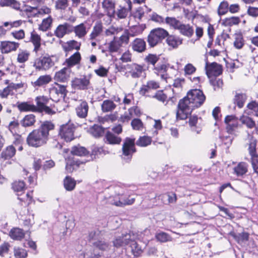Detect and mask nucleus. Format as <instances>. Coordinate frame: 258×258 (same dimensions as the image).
<instances>
[{
    "label": "nucleus",
    "mask_w": 258,
    "mask_h": 258,
    "mask_svg": "<svg viewBox=\"0 0 258 258\" xmlns=\"http://www.w3.org/2000/svg\"><path fill=\"white\" fill-rule=\"evenodd\" d=\"M203 92L199 89L190 90L186 96L181 99L178 104L176 112L177 119L184 120L190 114L195 108L201 106L205 100Z\"/></svg>",
    "instance_id": "1"
},
{
    "label": "nucleus",
    "mask_w": 258,
    "mask_h": 258,
    "mask_svg": "<svg viewBox=\"0 0 258 258\" xmlns=\"http://www.w3.org/2000/svg\"><path fill=\"white\" fill-rule=\"evenodd\" d=\"M53 124L49 121L44 122L39 128L33 131L27 138L28 144L32 147H40L46 143L49 131L53 130Z\"/></svg>",
    "instance_id": "2"
},
{
    "label": "nucleus",
    "mask_w": 258,
    "mask_h": 258,
    "mask_svg": "<svg viewBox=\"0 0 258 258\" xmlns=\"http://www.w3.org/2000/svg\"><path fill=\"white\" fill-rule=\"evenodd\" d=\"M59 61V57L56 55H45L37 58L34 67L39 71H47L54 66Z\"/></svg>",
    "instance_id": "3"
},
{
    "label": "nucleus",
    "mask_w": 258,
    "mask_h": 258,
    "mask_svg": "<svg viewBox=\"0 0 258 258\" xmlns=\"http://www.w3.org/2000/svg\"><path fill=\"white\" fill-rule=\"evenodd\" d=\"M168 35V32L162 28H156L152 30L148 36V42L151 47L156 46L162 42Z\"/></svg>",
    "instance_id": "4"
},
{
    "label": "nucleus",
    "mask_w": 258,
    "mask_h": 258,
    "mask_svg": "<svg viewBox=\"0 0 258 258\" xmlns=\"http://www.w3.org/2000/svg\"><path fill=\"white\" fill-rule=\"evenodd\" d=\"M67 92L64 86L56 83L55 86L50 88L49 96L52 101L57 102L64 98Z\"/></svg>",
    "instance_id": "5"
},
{
    "label": "nucleus",
    "mask_w": 258,
    "mask_h": 258,
    "mask_svg": "<svg viewBox=\"0 0 258 258\" xmlns=\"http://www.w3.org/2000/svg\"><path fill=\"white\" fill-rule=\"evenodd\" d=\"M122 158L130 160L133 153L136 152L135 148V139L126 138L122 145Z\"/></svg>",
    "instance_id": "6"
},
{
    "label": "nucleus",
    "mask_w": 258,
    "mask_h": 258,
    "mask_svg": "<svg viewBox=\"0 0 258 258\" xmlns=\"http://www.w3.org/2000/svg\"><path fill=\"white\" fill-rule=\"evenodd\" d=\"M74 124L69 122L60 126L59 136L66 142L71 141L74 139Z\"/></svg>",
    "instance_id": "7"
},
{
    "label": "nucleus",
    "mask_w": 258,
    "mask_h": 258,
    "mask_svg": "<svg viewBox=\"0 0 258 258\" xmlns=\"http://www.w3.org/2000/svg\"><path fill=\"white\" fill-rule=\"evenodd\" d=\"M248 151L251 156V162L253 169L258 174V154L256 151V142L255 141L251 142L248 145Z\"/></svg>",
    "instance_id": "8"
},
{
    "label": "nucleus",
    "mask_w": 258,
    "mask_h": 258,
    "mask_svg": "<svg viewBox=\"0 0 258 258\" xmlns=\"http://www.w3.org/2000/svg\"><path fill=\"white\" fill-rule=\"evenodd\" d=\"M128 71L126 73L128 76L134 79L139 78L144 76L145 74V69L143 66L137 63H132L128 66Z\"/></svg>",
    "instance_id": "9"
},
{
    "label": "nucleus",
    "mask_w": 258,
    "mask_h": 258,
    "mask_svg": "<svg viewBox=\"0 0 258 258\" xmlns=\"http://www.w3.org/2000/svg\"><path fill=\"white\" fill-rule=\"evenodd\" d=\"M20 46V43L15 41H3L1 42L0 50L2 53L15 51Z\"/></svg>",
    "instance_id": "10"
},
{
    "label": "nucleus",
    "mask_w": 258,
    "mask_h": 258,
    "mask_svg": "<svg viewBox=\"0 0 258 258\" xmlns=\"http://www.w3.org/2000/svg\"><path fill=\"white\" fill-rule=\"evenodd\" d=\"M206 74L209 78L220 75L222 72L221 66L216 62L206 64Z\"/></svg>",
    "instance_id": "11"
},
{
    "label": "nucleus",
    "mask_w": 258,
    "mask_h": 258,
    "mask_svg": "<svg viewBox=\"0 0 258 258\" xmlns=\"http://www.w3.org/2000/svg\"><path fill=\"white\" fill-rule=\"evenodd\" d=\"M90 28L88 27L86 22L80 23L73 27V31L76 37L80 39H83L88 33Z\"/></svg>",
    "instance_id": "12"
},
{
    "label": "nucleus",
    "mask_w": 258,
    "mask_h": 258,
    "mask_svg": "<svg viewBox=\"0 0 258 258\" xmlns=\"http://www.w3.org/2000/svg\"><path fill=\"white\" fill-rule=\"evenodd\" d=\"M72 86L74 88L80 90L87 89L90 85L89 78L86 76L76 78L72 81Z\"/></svg>",
    "instance_id": "13"
},
{
    "label": "nucleus",
    "mask_w": 258,
    "mask_h": 258,
    "mask_svg": "<svg viewBox=\"0 0 258 258\" xmlns=\"http://www.w3.org/2000/svg\"><path fill=\"white\" fill-rule=\"evenodd\" d=\"M133 237H134V234H132L131 233L122 234L121 236L116 237L113 241V245L114 246L118 247L129 244Z\"/></svg>",
    "instance_id": "14"
},
{
    "label": "nucleus",
    "mask_w": 258,
    "mask_h": 258,
    "mask_svg": "<svg viewBox=\"0 0 258 258\" xmlns=\"http://www.w3.org/2000/svg\"><path fill=\"white\" fill-rule=\"evenodd\" d=\"M102 7L107 15L113 17L115 14V2L114 0H103Z\"/></svg>",
    "instance_id": "15"
},
{
    "label": "nucleus",
    "mask_w": 258,
    "mask_h": 258,
    "mask_svg": "<svg viewBox=\"0 0 258 258\" xmlns=\"http://www.w3.org/2000/svg\"><path fill=\"white\" fill-rule=\"evenodd\" d=\"M103 31V26L101 22H97L94 25L89 35V40H99Z\"/></svg>",
    "instance_id": "16"
},
{
    "label": "nucleus",
    "mask_w": 258,
    "mask_h": 258,
    "mask_svg": "<svg viewBox=\"0 0 258 258\" xmlns=\"http://www.w3.org/2000/svg\"><path fill=\"white\" fill-rule=\"evenodd\" d=\"M227 124L226 129L229 133H231L238 125V119L233 115H228L225 118Z\"/></svg>",
    "instance_id": "17"
},
{
    "label": "nucleus",
    "mask_w": 258,
    "mask_h": 258,
    "mask_svg": "<svg viewBox=\"0 0 258 258\" xmlns=\"http://www.w3.org/2000/svg\"><path fill=\"white\" fill-rule=\"evenodd\" d=\"M70 25L68 23L58 25L54 31V35L58 38H63L71 31L69 30Z\"/></svg>",
    "instance_id": "18"
},
{
    "label": "nucleus",
    "mask_w": 258,
    "mask_h": 258,
    "mask_svg": "<svg viewBox=\"0 0 258 258\" xmlns=\"http://www.w3.org/2000/svg\"><path fill=\"white\" fill-rule=\"evenodd\" d=\"M71 69L68 67H64L55 73L54 76L55 80L58 82H64L67 81L71 73Z\"/></svg>",
    "instance_id": "19"
},
{
    "label": "nucleus",
    "mask_w": 258,
    "mask_h": 258,
    "mask_svg": "<svg viewBox=\"0 0 258 258\" xmlns=\"http://www.w3.org/2000/svg\"><path fill=\"white\" fill-rule=\"evenodd\" d=\"M127 4V7L119 6L118 9L115 12L117 17L119 19H124L127 16L129 11L132 9V2L130 0H125Z\"/></svg>",
    "instance_id": "20"
},
{
    "label": "nucleus",
    "mask_w": 258,
    "mask_h": 258,
    "mask_svg": "<svg viewBox=\"0 0 258 258\" xmlns=\"http://www.w3.org/2000/svg\"><path fill=\"white\" fill-rule=\"evenodd\" d=\"M88 103L85 101H81L76 108L77 115L81 118H85L87 116L88 111Z\"/></svg>",
    "instance_id": "21"
},
{
    "label": "nucleus",
    "mask_w": 258,
    "mask_h": 258,
    "mask_svg": "<svg viewBox=\"0 0 258 258\" xmlns=\"http://www.w3.org/2000/svg\"><path fill=\"white\" fill-rule=\"evenodd\" d=\"M135 198L131 196L127 197L125 195H121L119 198V200L114 203L116 206L124 207L127 205L133 204L135 201Z\"/></svg>",
    "instance_id": "22"
},
{
    "label": "nucleus",
    "mask_w": 258,
    "mask_h": 258,
    "mask_svg": "<svg viewBox=\"0 0 258 258\" xmlns=\"http://www.w3.org/2000/svg\"><path fill=\"white\" fill-rule=\"evenodd\" d=\"M81 56L80 52H76L69 58L66 59L63 63V65L67 67L70 68L71 67L78 64L81 60Z\"/></svg>",
    "instance_id": "23"
},
{
    "label": "nucleus",
    "mask_w": 258,
    "mask_h": 258,
    "mask_svg": "<svg viewBox=\"0 0 258 258\" xmlns=\"http://www.w3.org/2000/svg\"><path fill=\"white\" fill-rule=\"evenodd\" d=\"M53 19L52 16L49 15L47 17L42 19L40 24L39 25V30L45 32L51 29Z\"/></svg>",
    "instance_id": "24"
},
{
    "label": "nucleus",
    "mask_w": 258,
    "mask_h": 258,
    "mask_svg": "<svg viewBox=\"0 0 258 258\" xmlns=\"http://www.w3.org/2000/svg\"><path fill=\"white\" fill-rule=\"evenodd\" d=\"M51 81V77L49 75L40 76L36 81L32 82L34 87H39L47 85Z\"/></svg>",
    "instance_id": "25"
},
{
    "label": "nucleus",
    "mask_w": 258,
    "mask_h": 258,
    "mask_svg": "<svg viewBox=\"0 0 258 258\" xmlns=\"http://www.w3.org/2000/svg\"><path fill=\"white\" fill-rule=\"evenodd\" d=\"M248 165L244 162H239L233 168L234 173L238 176L245 174L248 171Z\"/></svg>",
    "instance_id": "26"
},
{
    "label": "nucleus",
    "mask_w": 258,
    "mask_h": 258,
    "mask_svg": "<svg viewBox=\"0 0 258 258\" xmlns=\"http://www.w3.org/2000/svg\"><path fill=\"white\" fill-rule=\"evenodd\" d=\"M30 56L29 51L20 49L17 53V62L19 63L24 64L29 60Z\"/></svg>",
    "instance_id": "27"
},
{
    "label": "nucleus",
    "mask_w": 258,
    "mask_h": 258,
    "mask_svg": "<svg viewBox=\"0 0 258 258\" xmlns=\"http://www.w3.org/2000/svg\"><path fill=\"white\" fill-rule=\"evenodd\" d=\"M132 48L134 50L142 52L146 49V42L141 38H136L132 43Z\"/></svg>",
    "instance_id": "28"
},
{
    "label": "nucleus",
    "mask_w": 258,
    "mask_h": 258,
    "mask_svg": "<svg viewBox=\"0 0 258 258\" xmlns=\"http://www.w3.org/2000/svg\"><path fill=\"white\" fill-rule=\"evenodd\" d=\"M179 32L183 35L190 37L194 34L193 27L189 24H184L181 23L179 29Z\"/></svg>",
    "instance_id": "29"
},
{
    "label": "nucleus",
    "mask_w": 258,
    "mask_h": 258,
    "mask_svg": "<svg viewBox=\"0 0 258 258\" xmlns=\"http://www.w3.org/2000/svg\"><path fill=\"white\" fill-rule=\"evenodd\" d=\"M81 43L75 40H70L62 45L63 50L67 52L73 49L79 50Z\"/></svg>",
    "instance_id": "30"
},
{
    "label": "nucleus",
    "mask_w": 258,
    "mask_h": 258,
    "mask_svg": "<svg viewBox=\"0 0 258 258\" xmlns=\"http://www.w3.org/2000/svg\"><path fill=\"white\" fill-rule=\"evenodd\" d=\"M17 107L21 112H34L37 111V107L36 106L27 102L18 103Z\"/></svg>",
    "instance_id": "31"
},
{
    "label": "nucleus",
    "mask_w": 258,
    "mask_h": 258,
    "mask_svg": "<svg viewBox=\"0 0 258 258\" xmlns=\"http://www.w3.org/2000/svg\"><path fill=\"white\" fill-rule=\"evenodd\" d=\"M121 139L113 134L112 133L107 132L105 136V142L109 144H119Z\"/></svg>",
    "instance_id": "32"
},
{
    "label": "nucleus",
    "mask_w": 258,
    "mask_h": 258,
    "mask_svg": "<svg viewBox=\"0 0 258 258\" xmlns=\"http://www.w3.org/2000/svg\"><path fill=\"white\" fill-rule=\"evenodd\" d=\"M166 42L168 45L173 48H177L182 43V40L179 37L174 35H168Z\"/></svg>",
    "instance_id": "33"
},
{
    "label": "nucleus",
    "mask_w": 258,
    "mask_h": 258,
    "mask_svg": "<svg viewBox=\"0 0 258 258\" xmlns=\"http://www.w3.org/2000/svg\"><path fill=\"white\" fill-rule=\"evenodd\" d=\"M31 41L34 46V51L37 53L40 48L41 38L35 31L31 32Z\"/></svg>",
    "instance_id": "34"
},
{
    "label": "nucleus",
    "mask_w": 258,
    "mask_h": 258,
    "mask_svg": "<svg viewBox=\"0 0 258 258\" xmlns=\"http://www.w3.org/2000/svg\"><path fill=\"white\" fill-rule=\"evenodd\" d=\"M88 132L95 138H99L103 135L104 129L99 125L95 124L89 128Z\"/></svg>",
    "instance_id": "35"
},
{
    "label": "nucleus",
    "mask_w": 258,
    "mask_h": 258,
    "mask_svg": "<svg viewBox=\"0 0 258 258\" xmlns=\"http://www.w3.org/2000/svg\"><path fill=\"white\" fill-rule=\"evenodd\" d=\"M16 154V149L15 147L10 145L4 149L1 153V157L5 160L10 159L12 158Z\"/></svg>",
    "instance_id": "36"
},
{
    "label": "nucleus",
    "mask_w": 258,
    "mask_h": 258,
    "mask_svg": "<svg viewBox=\"0 0 258 258\" xmlns=\"http://www.w3.org/2000/svg\"><path fill=\"white\" fill-rule=\"evenodd\" d=\"M155 236L157 241L161 243H165L172 240V238L169 234L163 231L157 232Z\"/></svg>",
    "instance_id": "37"
},
{
    "label": "nucleus",
    "mask_w": 258,
    "mask_h": 258,
    "mask_svg": "<svg viewBox=\"0 0 258 258\" xmlns=\"http://www.w3.org/2000/svg\"><path fill=\"white\" fill-rule=\"evenodd\" d=\"M24 235L23 230L19 228H13L10 232V237L15 240H21L24 238Z\"/></svg>",
    "instance_id": "38"
},
{
    "label": "nucleus",
    "mask_w": 258,
    "mask_h": 258,
    "mask_svg": "<svg viewBox=\"0 0 258 258\" xmlns=\"http://www.w3.org/2000/svg\"><path fill=\"white\" fill-rule=\"evenodd\" d=\"M168 67L166 64L164 63H158L157 65L154 67V73L157 75L161 74V77L162 79L165 80L166 77L164 73H166L167 71Z\"/></svg>",
    "instance_id": "39"
},
{
    "label": "nucleus",
    "mask_w": 258,
    "mask_h": 258,
    "mask_svg": "<svg viewBox=\"0 0 258 258\" xmlns=\"http://www.w3.org/2000/svg\"><path fill=\"white\" fill-rule=\"evenodd\" d=\"M116 106L113 101L105 100L101 105V109L103 112H107L113 110L116 108Z\"/></svg>",
    "instance_id": "40"
},
{
    "label": "nucleus",
    "mask_w": 258,
    "mask_h": 258,
    "mask_svg": "<svg viewBox=\"0 0 258 258\" xmlns=\"http://www.w3.org/2000/svg\"><path fill=\"white\" fill-rule=\"evenodd\" d=\"M135 235L133 237L132 240L129 243L131 251L135 256H138L142 252V250L141 247L139 246L137 243L134 240Z\"/></svg>",
    "instance_id": "41"
},
{
    "label": "nucleus",
    "mask_w": 258,
    "mask_h": 258,
    "mask_svg": "<svg viewBox=\"0 0 258 258\" xmlns=\"http://www.w3.org/2000/svg\"><path fill=\"white\" fill-rule=\"evenodd\" d=\"M247 99V96L244 93H238L236 94L235 96V98L234 99V102L235 104L237 105V106L241 108H242L245 102Z\"/></svg>",
    "instance_id": "42"
},
{
    "label": "nucleus",
    "mask_w": 258,
    "mask_h": 258,
    "mask_svg": "<svg viewBox=\"0 0 258 258\" xmlns=\"http://www.w3.org/2000/svg\"><path fill=\"white\" fill-rule=\"evenodd\" d=\"M35 122V116L33 114L26 115L21 120V123L23 126H30L34 124Z\"/></svg>",
    "instance_id": "43"
},
{
    "label": "nucleus",
    "mask_w": 258,
    "mask_h": 258,
    "mask_svg": "<svg viewBox=\"0 0 258 258\" xmlns=\"http://www.w3.org/2000/svg\"><path fill=\"white\" fill-rule=\"evenodd\" d=\"M145 28V25L133 26L130 29V34L132 37L140 35L142 33Z\"/></svg>",
    "instance_id": "44"
},
{
    "label": "nucleus",
    "mask_w": 258,
    "mask_h": 258,
    "mask_svg": "<svg viewBox=\"0 0 258 258\" xmlns=\"http://www.w3.org/2000/svg\"><path fill=\"white\" fill-rule=\"evenodd\" d=\"M152 142V139L148 136H144L140 137L136 142V145L140 147H145L150 145Z\"/></svg>",
    "instance_id": "45"
},
{
    "label": "nucleus",
    "mask_w": 258,
    "mask_h": 258,
    "mask_svg": "<svg viewBox=\"0 0 258 258\" xmlns=\"http://www.w3.org/2000/svg\"><path fill=\"white\" fill-rule=\"evenodd\" d=\"M165 22L170 27H173L175 29L178 30L181 24V22L174 17H167L165 19Z\"/></svg>",
    "instance_id": "46"
},
{
    "label": "nucleus",
    "mask_w": 258,
    "mask_h": 258,
    "mask_svg": "<svg viewBox=\"0 0 258 258\" xmlns=\"http://www.w3.org/2000/svg\"><path fill=\"white\" fill-rule=\"evenodd\" d=\"M36 101L37 105V108H38L39 110L48 104L49 99L43 96L37 97L36 98Z\"/></svg>",
    "instance_id": "47"
},
{
    "label": "nucleus",
    "mask_w": 258,
    "mask_h": 258,
    "mask_svg": "<svg viewBox=\"0 0 258 258\" xmlns=\"http://www.w3.org/2000/svg\"><path fill=\"white\" fill-rule=\"evenodd\" d=\"M64 186L68 191H71L74 189L76 186V181L73 178L67 176L63 181Z\"/></svg>",
    "instance_id": "48"
},
{
    "label": "nucleus",
    "mask_w": 258,
    "mask_h": 258,
    "mask_svg": "<svg viewBox=\"0 0 258 258\" xmlns=\"http://www.w3.org/2000/svg\"><path fill=\"white\" fill-rule=\"evenodd\" d=\"M239 120L242 124L246 125V126L249 128H252L255 125L254 121L248 116L242 115L241 116Z\"/></svg>",
    "instance_id": "49"
},
{
    "label": "nucleus",
    "mask_w": 258,
    "mask_h": 258,
    "mask_svg": "<svg viewBox=\"0 0 258 258\" xmlns=\"http://www.w3.org/2000/svg\"><path fill=\"white\" fill-rule=\"evenodd\" d=\"M121 46V43L114 38V39L109 43L108 48L110 52H115L118 51Z\"/></svg>",
    "instance_id": "50"
},
{
    "label": "nucleus",
    "mask_w": 258,
    "mask_h": 258,
    "mask_svg": "<svg viewBox=\"0 0 258 258\" xmlns=\"http://www.w3.org/2000/svg\"><path fill=\"white\" fill-rule=\"evenodd\" d=\"M17 196L18 197V199L20 201L24 202L26 205H29L30 204H31L32 201V192H28L25 195L24 194V195L17 194Z\"/></svg>",
    "instance_id": "51"
},
{
    "label": "nucleus",
    "mask_w": 258,
    "mask_h": 258,
    "mask_svg": "<svg viewBox=\"0 0 258 258\" xmlns=\"http://www.w3.org/2000/svg\"><path fill=\"white\" fill-rule=\"evenodd\" d=\"M159 60V55L154 54H149L145 58V61L148 64H151L154 67Z\"/></svg>",
    "instance_id": "52"
},
{
    "label": "nucleus",
    "mask_w": 258,
    "mask_h": 258,
    "mask_svg": "<svg viewBox=\"0 0 258 258\" xmlns=\"http://www.w3.org/2000/svg\"><path fill=\"white\" fill-rule=\"evenodd\" d=\"M71 153L73 155L82 156L86 155L87 154V151L84 147L77 146L72 148Z\"/></svg>",
    "instance_id": "53"
},
{
    "label": "nucleus",
    "mask_w": 258,
    "mask_h": 258,
    "mask_svg": "<svg viewBox=\"0 0 258 258\" xmlns=\"http://www.w3.org/2000/svg\"><path fill=\"white\" fill-rule=\"evenodd\" d=\"M1 5L2 6H11L16 10L20 9V4L15 0H1Z\"/></svg>",
    "instance_id": "54"
},
{
    "label": "nucleus",
    "mask_w": 258,
    "mask_h": 258,
    "mask_svg": "<svg viewBox=\"0 0 258 258\" xmlns=\"http://www.w3.org/2000/svg\"><path fill=\"white\" fill-rule=\"evenodd\" d=\"M229 10V4L227 1L222 2L218 9V14L219 16L225 15Z\"/></svg>",
    "instance_id": "55"
},
{
    "label": "nucleus",
    "mask_w": 258,
    "mask_h": 258,
    "mask_svg": "<svg viewBox=\"0 0 258 258\" xmlns=\"http://www.w3.org/2000/svg\"><path fill=\"white\" fill-rule=\"evenodd\" d=\"M131 125L135 130L142 131L144 129L143 122L140 119L138 118H135L132 121Z\"/></svg>",
    "instance_id": "56"
},
{
    "label": "nucleus",
    "mask_w": 258,
    "mask_h": 258,
    "mask_svg": "<svg viewBox=\"0 0 258 258\" xmlns=\"http://www.w3.org/2000/svg\"><path fill=\"white\" fill-rule=\"evenodd\" d=\"M68 6V0H56L55 2V8L58 10H64Z\"/></svg>",
    "instance_id": "57"
},
{
    "label": "nucleus",
    "mask_w": 258,
    "mask_h": 258,
    "mask_svg": "<svg viewBox=\"0 0 258 258\" xmlns=\"http://www.w3.org/2000/svg\"><path fill=\"white\" fill-rule=\"evenodd\" d=\"M25 185L23 181H15L13 184V188L17 194L23 191L25 189Z\"/></svg>",
    "instance_id": "58"
},
{
    "label": "nucleus",
    "mask_w": 258,
    "mask_h": 258,
    "mask_svg": "<svg viewBox=\"0 0 258 258\" xmlns=\"http://www.w3.org/2000/svg\"><path fill=\"white\" fill-rule=\"evenodd\" d=\"M159 88V84L158 82L151 80L147 82V85L142 88V90H144L145 92L148 91L149 89H157Z\"/></svg>",
    "instance_id": "59"
},
{
    "label": "nucleus",
    "mask_w": 258,
    "mask_h": 258,
    "mask_svg": "<svg viewBox=\"0 0 258 258\" xmlns=\"http://www.w3.org/2000/svg\"><path fill=\"white\" fill-rule=\"evenodd\" d=\"M22 20H17L15 21L6 22L4 23V26L8 27V30H10L13 28H17L22 24Z\"/></svg>",
    "instance_id": "60"
},
{
    "label": "nucleus",
    "mask_w": 258,
    "mask_h": 258,
    "mask_svg": "<svg viewBox=\"0 0 258 258\" xmlns=\"http://www.w3.org/2000/svg\"><path fill=\"white\" fill-rule=\"evenodd\" d=\"M211 84L213 86L214 90H218L221 89L223 86V81L220 79L215 78L210 80Z\"/></svg>",
    "instance_id": "61"
},
{
    "label": "nucleus",
    "mask_w": 258,
    "mask_h": 258,
    "mask_svg": "<svg viewBox=\"0 0 258 258\" xmlns=\"http://www.w3.org/2000/svg\"><path fill=\"white\" fill-rule=\"evenodd\" d=\"M122 31V27H115L114 26H111L105 30V34L106 36H110L112 35L117 34Z\"/></svg>",
    "instance_id": "62"
},
{
    "label": "nucleus",
    "mask_w": 258,
    "mask_h": 258,
    "mask_svg": "<svg viewBox=\"0 0 258 258\" xmlns=\"http://www.w3.org/2000/svg\"><path fill=\"white\" fill-rule=\"evenodd\" d=\"M247 108L252 111L254 115L258 117V103L255 101H252L247 105Z\"/></svg>",
    "instance_id": "63"
},
{
    "label": "nucleus",
    "mask_w": 258,
    "mask_h": 258,
    "mask_svg": "<svg viewBox=\"0 0 258 258\" xmlns=\"http://www.w3.org/2000/svg\"><path fill=\"white\" fill-rule=\"evenodd\" d=\"M99 254L97 253L94 250L92 251V248L87 249L83 254V258H97Z\"/></svg>",
    "instance_id": "64"
}]
</instances>
